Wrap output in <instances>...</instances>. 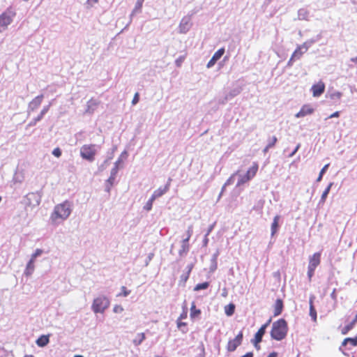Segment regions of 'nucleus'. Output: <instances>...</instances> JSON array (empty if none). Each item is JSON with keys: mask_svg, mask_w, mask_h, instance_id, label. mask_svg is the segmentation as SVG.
<instances>
[{"mask_svg": "<svg viewBox=\"0 0 357 357\" xmlns=\"http://www.w3.org/2000/svg\"><path fill=\"white\" fill-rule=\"evenodd\" d=\"M71 211L70 202L65 201L54 206V211L51 215V220L53 222H56L57 219L66 220L69 217Z\"/></svg>", "mask_w": 357, "mask_h": 357, "instance_id": "f257e3e1", "label": "nucleus"}, {"mask_svg": "<svg viewBox=\"0 0 357 357\" xmlns=\"http://www.w3.org/2000/svg\"><path fill=\"white\" fill-rule=\"evenodd\" d=\"M287 331V321L284 319H280L273 324L271 336L273 339L280 341L286 337Z\"/></svg>", "mask_w": 357, "mask_h": 357, "instance_id": "f03ea898", "label": "nucleus"}, {"mask_svg": "<svg viewBox=\"0 0 357 357\" xmlns=\"http://www.w3.org/2000/svg\"><path fill=\"white\" fill-rule=\"evenodd\" d=\"M15 16V12L11 8H7L0 15V32L7 29L8 26L13 22Z\"/></svg>", "mask_w": 357, "mask_h": 357, "instance_id": "7ed1b4c3", "label": "nucleus"}, {"mask_svg": "<svg viewBox=\"0 0 357 357\" xmlns=\"http://www.w3.org/2000/svg\"><path fill=\"white\" fill-rule=\"evenodd\" d=\"M98 146L96 144H84L80 148L81 157L89 162L95 160Z\"/></svg>", "mask_w": 357, "mask_h": 357, "instance_id": "20e7f679", "label": "nucleus"}, {"mask_svg": "<svg viewBox=\"0 0 357 357\" xmlns=\"http://www.w3.org/2000/svg\"><path fill=\"white\" fill-rule=\"evenodd\" d=\"M42 195L38 192L28 193L23 199L26 208L30 207L31 209L39 206L41 202Z\"/></svg>", "mask_w": 357, "mask_h": 357, "instance_id": "39448f33", "label": "nucleus"}, {"mask_svg": "<svg viewBox=\"0 0 357 357\" xmlns=\"http://www.w3.org/2000/svg\"><path fill=\"white\" fill-rule=\"evenodd\" d=\"M109 301L105 296H99L93 300L91 308L95 313H103L109 306Z\"/></svg>", "mask_w": 357, "mask_h": 357, "instance_id": "423d86ee", "label": "nucleus"}, {"mask_svg": "<svg viewBox=\"0 0 357 357\" xmlns=\"http://www.w3.org/2000/svg\"><path fill=\"white\" fill-rule=\"evenodd\" d=\"M258 164L257 162H253L252 167L247 171L245 174L238 175V180L236 186H240L254 178L258 171Z\"/></svg>", "mask_w": 357, "mask_h": 357, "instance_id": "0eeeda50", "label": "nucleus"}, {"mask_svg": "<svg viewBox=\"0 0 357 357\" xmlns=\"http://www.w3.org/2000/svg\"><path fill=\"white\" fill-rule=\"evenodd\" d=\"M44 98L43 94H40L36 98H34L28 105L27 107V115L29 116L31 112L36 110L39 106L41 105L42 101Z\"/></svg>", "mask_w": 357, "mask_h": 357, "instance_id": "6e6552de", "label": "nucleus"}, {"mask_svg": "<svg viewBox=\"0 0 357 357\" xmlns=\"http://www.w3.org/2000/svg\"><path fill=\"white\" fill-rule=\"evenodd\" d=\"M271 321V319H270L266 324L262 325L261 328L258 330V331L255 333V339L252 340V342L254 344L255 347H257V344H259L261 342L263 335L266 332V329L268 326L270 324Z\"/></svg>", "mask_w": 357, "mask_h": 357, "instance_id": "1a4fd4ad", "label": "nucleus"}, {"mask_svg": "<svg viewBox=\"0 0 357 357\" xmlns=\"http://www.w3.org/2000/svg\"><path fill=\"white\" fill-rule=\"evenodd\" d=\"M243 340V333L240 332L236 337L229 341L227 349L229 351H234L241 344Z\"/></svg>", "mask_w": 357, "mask_h": 357, "instance_id": "9d476101", "label": "nucleus"}, {"mask_svg": "<svg viewBox=\"0 0 357 357\" xmlns=\"http://www.w3.org/2000/svg\"><path fill=\"white\" fill-rule=\"evenodd\" d=\"M191 18L190 16L183 17L179 24V32L181 33H186L191 27Z\"/></svg>", "mask_w": 357, "mask_h": 357, "instance_id": "9b49d317", "label": "nucleus"}, {"mask_svg": "<svg viewBox=\"0 0 357 357\" xmlns=\"http://www.w3.org/2000/svg\"><path fill=\"white\" fill-rule=\"evenodd\" d=\"M225 53V49L220 48L217 52H215V54L213 55L212 58L210 59V61L208 62L206 67L208 68H211L213 67L215 63L217 62L218 60H219L221 56Z\"/></svg>", "mask_w": 357, "mask_h": 357, "instance_id": "f8f14e48", "label": "nucleus"}, {"mask_svg": "<svg viewBox=\"0 0 357 357\" xmlns=\"http://www.w3.org/2000/svg\"><path fill=\"white\" fill-rule=\"evenodd\" d=\"M321 261V253L316 252L310 257L308 267L314 268L319 265Z\"/></svg>", "mask_w": 357, "mask_h": 357, "instance_id": "ddd939ff", "label": "nucleus"}, {"mask_svg": "<svg viewBox=\"0 0 357 357\" xmlns=\"http://www.w3.org/2000/svg\"><path fill=\"white\" fill-rule=\"evenodd\" d=\"M325 90V85L322 82H319L317 84H314L312 86V91L313 93V96L314 97H319L320 96Z\"/></svg>", "mask_w": 357, "mask_h": 357, "instance_id": "4468645a", "label": "nucleus"}, {"mask_svg": "<svg viewBox=\"0 0 357 357\" xmlns=\"http://www.w3.org/2000/svg\"><path fill=\"white\" fill-rule=\"evenodd\" d=\"M100 102L96 99L91 98L86 103V109L85 113L92 114L97 109Z\"/></svg>", "mask_w": 357, "mask_h": 357, "instance_id": "2eb2a0df", "label": "nucleus"}, {"mask_svg": "<svg viewBox=\"0 0 357 357\" xmlns=\"http://www.w3.org/2000/svg\"><path fill=\"white\" fill-rule=\"evenodd\" d=\"M314 109L310 105H303L301 110L295 115L296 118L304 117L308 114L313 113Z\"/></svg>", "mask_w": 357, "mask_h": 357, "instance_id": "dca6fc26", "label": "nucleus"}, {"mask_svg": "<svg viewBox=\"0 0 357 357\" xmlns=\"http://www.w3.org/2000/svg\"><path fill=\"white\" fill-rule=\"evenodd\" d=\"M241 91L239 89H234L233 90H231L229 93H228L225 97L222 99V100H219V102L220 104H225L228 100L232 99L233 98H234L235 96H236L237 95H238L240 93Z\"/></svg>", "mask_w": 357, "mask_h": 357, "instance_id": "f3484780", "label": "nucleus"}, {"mask_svg": "<svg viewBox=\"0 0 357 357\" xmlns=\"http://www.w3.org/2000/svg\"><path fill=\"white\" fill-rule=\"evenodd\" d=\"M190 245L189 241H188V238H183L181 241V249L178 250V255L180 257H183L189 251Z\"/></svg>", "mask_w": 357, "mask_h": 357, "instance_id": "a211bd4d", "label": "nucleus"}, {"mask_svg": "<svg viewBox=\"0 0 357 357\" xmlns=\"http://www.w3.org/2000/svg\"><path fill=\"white\" fill-rule=\"evenodd\" d=\"M144 0H137L136 3H135V7L132 10V11L131 12L130 15V22H131L132 21V19L133 17V16L137 13H140L142 12V5H143V3H144Z\"/></svg>", "mask_w": 357, "mask_h": 357, "instance_id": "6ab92c4d", "label": "nucleus"}, {"mask_svg": "<svg viewBox=\"0 0 357 357\" xmlns=\"http://www.w3.org/2000/svg\"><path fill=\"white\" fill-rule=\"evenodd\" d=\"M172 181V178H169L167 184L163 188H159L158 189L155 190L153 193L158 197H160L164 194H165L169 189L170 183Z\"/></svg>", "mask_w": 357, "mask_h": 357, "instance_id": "aec40b11", "label": "nucleus"}, {"mask_svg": "<svg viewBox=\"0 0 357 357\" xmlns=\"http://www.w3.org/2000/svg\"><path fill=\"white\" fill-rule=\"evenodd\" d=\"M356 323H357V313H356V315L355 316L354 319L353 320H351V321L349 324L345 326L342 329L341 333L342 335H347L351 329L354 328V327L356 324Z\"/></svg>", "mask_w": 357, "mask_h": 357, "instance_id": "412c9836", "label": "nucleus"}, {"mask_svg": "<svg viewBox=\"0 0 357 357\" xmlns=\"http://www.w3.org/2000/svg\"><path fill=\"white\" fill-rule=\"evenodd\" d=\"M283 302L281 299H277L274 305V316H278L282 313Z\"/></svg>", "mask_w": 357, "mask_h": 357, "instance_id": "4be33fe9", "label": "nucleus"}, {"mask_svg": "<svg viewBox=\"0 0 357 357\" xmlns=\"http://www.w3.org/2000/svg\"><path fill=\"white\" fill-rule=\"evenodd\" d=\"M34 260L31 259L26 264V269L24 271V275L26 276H30L34 271L35 266H34Z\"/></svg>", "mask_w": 357, "mask_h": 357, "instance_id": "5701e85b", "label": "nucleus"}, {"mask_svg": "<svg viewBox=\"0 0 357 357\" xmlns=\"http://www.w3.org/2000/svg\"><path fill=\"white\" fill-rule=\"evenodd\" d=\"M145 339L146 336L144 333H137L135 337L133 339L132 343L135 346L137 347L140 345Z\"/></svg>", "mask_w": 357, "mask_h": 357, "instance_id": "b1692460", "label": "nucleus"}, {"mask_svg": "<svg viewBox=\"0 0 357 357\" xmlns=\"http://www.w3.org/2000/svg\"><path fill=\"white\" fill-rule=\"evenodd\" d=\"M49 341L50 340L48 336L41 335L39 338H38L36 343L38 347H43L49 343Z\"/></svg>", "mask_w": 357, "mask_h": 357, "instance_id": "393cba45", "label": "nucleus"}, {"mask_svg": "<svg viewBox=\"0 0 357 357\" xmlns=\"http://www.w3.org/2000/svg\"><path fill=\"white\" fill-rule=\"evenodd\" d=\"M280 220L279 215H275L273 218V221L271 224V236H273L278 231L279 225L278 222Z\"/></svg>", "mask_w": 357, "mask_h": 357, "instance_id": "a878e982", "label": "nucleus"}, {"mask_svg": "<svg viewBox=\"0 0 357 357\" xmlns=\"http://www.w3.org/2000/svg\"><path fill=\"white\" fill-rule=\"evenodd\" d=\"M309 12L305 8H301L298 10V19L299 20H307Z\"/></svg>", "mask_w": 357, "mask_h": 357, "instance_id": "bb28decb", "label": "nucleus"}, {"mask_svg": "<svg viewBox=\"0 0 357 357\" xmlns=\"http://www.w3.org/2000/svg\"><path fill=\"white\" fill-rule=\"evenodd\" d=\"M333 185V183H332V182L328 184V185L327 186V188L324 190V191L323 192V193L321 195V199L319 201V204H323L325 202L326 199Z\"/></svg>", "mask_w": 357, "mask_h": 357, "instance_id": "cd10ccee", "label": "nucleus"}, {"mask_svg": "<svg viewBox=\"0 0 357 357\" xmlns=\"http://www.w3.org/2000/svg\"><path fill=\"white\" fill-rule=\"evenodd\" d=\"M316 42V40L311 39L310 40H307L305 43H303L301 45L298 46L303 52H305L313 43Z\"/></svg>", "mask_w": 357, "mask_h": 357, "instance_id": "c85d7f7f", "label": "nucleus"}, {"mask_svg": "<svg viewBox=\"0 0 357 357\" xmlns=\"http://www.w3.org/2000/svg\"><path fill=\"white\" fill-rule=\"evenodd\" d=\"M235 311V305L229 303L225 307V312L227 316H231Z\"/></svg>", "mask_w": 357, "mask_h": 357, "instance_id": "c756f323", "label": "nucleus"}, {"mask_svg": "<svg viewBox=\"0 0 357 357\" xmlns=\"http://www.w3.org/2000/svg\"><path fill=\"white\" fill-rule=\"evenodd\" d=\"M208 287H209V282H202V283L197 284L194 287V291H198L199 290L206 289Z\"/></svg>", "mask_w": 357, "mask_h": 357, "instance_id": "7c9ffc66", "label": "nucleus"}, {"mask_svg": "<svg viewBox=\"0 0 357 357\" xmlns=\"http://www.w3.org/2000/svg\"><path fill=\"white\" fill-rule=\"evenodd\" d=\"M304 53V52H303V50H301V48L299 47H298L296 50L294 52V53L292 54L291 56L293 58H295L296 60L297 59H299L303 54Z\"/></svg>", "mask_w": 357, "mask_h": 357, "instance_id": "2f4dec72", "label": "nucleus"}, {"mask_svg": "<svg viewBox=\"0 0 357 357\" xmlns=\"http://www.w3.org/2000/svg\"><path fill=\"white\" fill-rule=\"evenodd\" d=\"M190 311H191L190 312V317H195L199 315L201 313L200 310L196 309L195 303H192Z\"/></svg>", "mask_w": 357, "mask_h": 357, "instance_id": "473e14b6", "label": "nucleus"}, {"mask_svg": "<svg viewBox=\"0 0 357 357\" xmlns=\"http://www.w3.org/2000/svg\"><path fill=\"white\" fill-rule=\"evenodd\" d=\"M310 316L314 322L317 321V311L314 305L310 306Z\"/></svg>", "mask_w": 357, "mask_h": 357, "instance_id": "72a5a7b5", "label": "nucleus"}, {"mask_svg": "<svg viewBox=\"0 0 357 357\" xmlns=\"http://www.w3.org/2000/svg\"><path fill=\"white\" fill-rule=\"evenodd\" d=\"M128 156V153L126 151H124L121 153L119 159L115 162L114 165L119 167V165L122 162L123 158H126Z\"/></svg>", "mask_w": 357, "mask_h": 357, "instance_id": "f704fd0d", "label": "nucleus"}, {"mask_svg": "<svg viewBox=\"0 0 357 357\" xmlns=\"http://www.w3.org/2000/svg\"><path fill=\"white\" fill-rule=\"evenodd\" d=\"M329 167V164H326V165L324 166V167L321 169L320 172H319V176L318 178H317V182H319L321 181V180L322 179V177H323V175L326 172V170L328 169Z\"/></svg>", "mask_w": 357, "mask_h": 357, "instance_id": "c9c22d12", "label": "nucleus"}, {"mask_svg": "<svg viewBox=\"0 0 357 357\" xmlns=\"http://www.w3.org/2000/svg\"><path fill=\"white\" fill-rule=\"evenodd\" d=\"M189 275H190V274H188L187 273L182 274L180 278V281H179L180 284L182 283V285L184 286L185 282H187V280L189 278Z\"/></svg>", "mask_w": 357, "mask_h": 357, "instance_id": "e433bc0d", "label": "nucleus"}, {"mask_svg": "<svg viewBox=\"0 0 357 357\" xmlns=\"http://www.w3.org/2000/svg\"><path fill=\"white\" fill-rule=\"evenodd\" d=\"M43 252V250L41 249H36L34 253L31 255V259H33L35 261L36 258L40 256L42 253Z\"/></svg>", "mask_w": 357, "mask_h": 357, "instance_id": "4c0bfd02", "label": "nucleus"}, {"mask_svg": "<svg viewBox=\"0 0 357 357\" xmlns=\"http://www.w3.org/2000/svg\"><path fill=\"white\" fill-rule=\"evenodd\" d=\"M278 139L275 136H273L272 138L268 139V148H272L275 146V143L277 142Z\"/></svg>", "mask_w": 357, "mask_h": 357, "instance_id": "58836bf2", "label": "nucleus"}, {"mask_svg": "<svg viewBox=\"0 0 357 357\" xmlns=\"http://www.w3.org/2000/svg\"><path fill=\"white\" fill-rule=\"evenodd\" d=\"M111 159V158H107V160H105L102 164H101L99 167H98V170L100 171V172H102L103 170H105L107 165H108V162H109V160Z\"/></svg>", "mask_w": 357, "mask_h": 357, "instance_id": "ea45409f", "label": "nucleus"}, {"mask_svg": "<svg viewBox=\"0 0 357 357\" xmlns=\"http://www.w3.org/2000/svg\"><path fill=\"white\" fill-rule=\"evenodd\" d=\"M346 341H348V343L351 344L354 347L357 346V336L354 338L347 337Z\"/></svg>", "mask_w": 357, "mask_h": 357, "instance_id": "a19ab883", "label": "nucleus"}, {"mask_svg": "<svg viewBox=\"0 0 357 357\" xmlns=\"http://www.w3.org/2000/svg\"><path fill=\"white\" fill-rule=\"evenodd\" d=\"M130 293V290H128L126 287L123 286L121 287V293H120L118 296H128Z\"/></svg>", "mask_w": 357, "mask_h": 357, "instance_id": "79ce46f5", "label": "nucleus"}, {"mask_svg": "<svg viewBox=\"0 0 357 357\" xmlns=\"http://www.w3.org/2000/svg\"><path fill=\"white\" fill-rule=\"evenodd\" d=\"M307 277L309 278V280L310 281L314 273V271L315 269L314 268H310V267H307Z\"/></svg>", "mask_w": 357, "mask_h": 357, "instance_id": "37998d69", "label": "nucleus"}, {"mask_svg": "<svg viewBox=\"0 0 357 357\" xmlns=\"http://www.w3.org/2000/svg\"><path fill=\"white\" fill-rule=\"evenodd\" d=\"M152 206H153V203L151 202V200H148L146 204L144 205V208L146 211H149L151 210Z\"/></svg>", "mask_w": 357, "mask_h": 357, "instance_id": "c03bdc74", "label": "nucleus"}, {"mask_svg": "<svg viewBox=\"0 0 357 357\" xmlns=\"http://www.w3.org/2000/svg\"><path fill=\"white\" fill-rule=\"evenodd\" d=\"M119 167L114 165V167L112 169L110 172V176H116Z\"/></svg>", "mask_w": 357, "mask_h": 357, "instance_id": "a18cd8bd", "label": "nucleus"}, {"mask_svg": "<svg viewBox=\"0 0 357 357\" xmlns=\"http://www.w3.org/2000/svg\"><path fill=\"white\" fill-rule=\"evenodd\" d=\"M52 154L56 157L59 158L61 155V151L59 148H56L53 150Z\"/></svg>", "mask_w": 357, "mask_h": 357, "instance_id": "49530a36", "label": "nucleus"}, {"mask_svg": "<svg viewBox=\"0 0 357 357\" xmlns=\"http://www.w3.org/2000/svg\"><path fill=\"white\" fill-rule=\"evenodd\" d=\"M192 226L190 225L187 230V236L185 238H188V241H189L192 234Z\"/></svg>", "mask_w": 357, "mask_h": 357, "instance_id": "de8ad7c7", "label": "nucleus"}, {"mask_svg": "<svg viewBox=\"0 0 357 357\" xmlns=\"http://www.w3.org/2000/svg\"><path fill=\"white\" fill-rule=\"evenodd\" d=\"M114 312L115 313H121L123 311V308L121 305H115L113 309Z\"/></svg>", "mask_w": 357, "mask_h": 357, "instance_id": "09e8293b", "label": "nucleus"}, {"mask_svg": "<svg viewBox=\"0 0 357 357\" xmlns=\"http://www.w3.org/2000/svg\"><path fill=\"white\" fill-rule=\"evenodd\" d=\"M98 0H87L86 1V8H91L94 3H98Z\"/></svg>", "mask_w": 357, "mask_h": 357, "instance_id": "8fccbe9b", "label": "nucleus"}, {"mask_svg": "<svg viewBox=\"0 0 357 357\" xmlns=\"http://www.w3.org/2000/svg\"><path fill=\"white\" fill-rule=\"evenodd\" d=\"M139 93H136L133 97L132 100V104L136 105L139 102Z\"/></svg>", "mask_w": 357, "mask_h": 357, "instance_id": "3c124183", "label": "nucleus"}, {"mask_svg": "<svg viewBox=\"0 0 357 357\" xmlns=\"http://www.w3.org/2000/svg\"><path fill=\"white\" fill-rule=\"evenodd\" d=\"M115 178H116L115 176H110L109 177V178L106 181V183L109 184L110 186H112V185L114 184V182L115 181Z\"/></svg>", "mask_w": 357, "mask_h": 357, "instance_id": "603ef678", "label": "nucleus"}, {"mask_svg": "<svg viewBox=\"0 0 357 357\" xmlns=\"http://www.w3.org/2000/svg\"><path fill=\"white\" fill-rule=\"evenodd\" d=\"M49 109H50V105H45L43 107V108L40 111V113L45 116V114L49 111Z\"/></svg>", "mask_w": 357, "mask_h": 357, "instance_id": "864d4df0", "label": "nucleus"}, {"mask_svg": "<svg viewBox=\"0 0 357 357\" xmlns=\"http://www.w3.org/2000/svg\"><path fill=\"white\" fill-rule=\"evenodd\" d=\"M300 146H301V144H298L296 146V148L294 149V151H292V152L289 154V157H293V156L295 155V153L298 151V150L299 149Z\"/></svg>", "mask_w": 357, "mask_h": 357, "instance_id": "5fc2aeb1", "label": "nucleus"}, {"mask_svg": "<svg viewBox=\"0 0 357 357\" xmlns=\"http://www.w3.org/2000/svg\"><path fill=\"white\" fill-rule=\"evenodd\" d=\"M38 122L34 119H33L26 126V128H28L29 127H32V126H34Z\"/></svg>", "mask_w": 357, "mask_h": 357, "instance_id": "6e6d98bb", "label": "nucleus"}, {"mask_svg": "<svg viewBox=\"0 0 357 357\" xmlns=\"http://www.w3.org/2000/svg\"><path fill=\"white\" fill-rule=\"evenodd\" d=\"M218 255H219L218 251H217L215 254H213L212 259H211V262H217V258H218Z\"/></svg>", "mask_w": 357, "mask_h": 357, "instance_id": "4d7b16f0", "label": "nucleus"}, {"mask_svg": "<svg viewBox=\"0 0 357 357\" xmlns=\"http://www.w3.org/2000/svg\"><path fill=\"white\" fill-rule=\"evenodd\" d=\"M153 257V253L149 254V255L147 257V259L146 261V266H148L149 261L152 259Z\"/></svg>", "mask_w": 357, "mask_h": 357, "instance_id": "13d9d810", "label": "nucleus"}, {"mask_svg": "<svg viewBox=\"0 0 357 357\" xmlns=\"http://www.w3.org/2000/svg\"><path fill=\"white\" fill-rule=\"evenodd\" d=\"M217 268V262H211L210 269L211 271H214Z\"/></svg>", "mask_w": 357, "mask_h": 357, "instance_id": "bf43d9fd", "label": "nucleus"}, {"mask_svg": "<svg viewBox=\"0 0 357 357\" xmlns=\"http://www.w3.org/2000/svg\"><path fill=\"white\" fill-rule=\"evenodd\" d=\"M295 60H296L295 58H293L292 56H291L290 59L287 62V66L291 67L293 65V63Z\"/></svg>", "mask_w": 357, "mask_h": 357, "instance_id": "052dcab7", "label": "nucleus"}, {"mask_svg": "<svg viewBox=\"0 0 357 357\" xmlns=\"http://www.w3.org/2000/svg\"><path fill=\"white\" fill-rule=\"evenodd\" d=\"M214 227V224L210 225L208 228V230L206 231V236H208L209 234L212 231Z\"/></svg>", "mask_w": 357, "mask_h": 357, "instance_id": "680f3d73", "label": "nucleus"}, {"mask_svg": "<svg viewBox=\"0 0 357 357\" xmlns=\"http://www.w3.org/2000/svg\"><path fill=\"white\" fill-rule=\"evenodd\" d=\"M44 115L42 114L40 112V114L38 115V116H36V118H34V119L38 122L40 121H41V119L43 118Z\"/></svg>", "mask_w": 357, "mask_h": 357, "instance_id": "e2e57ef3", "label": "nucleus"}, {"mask_svg": "<svg viewBox=\"0 0 357 357\" xmlns=\"http://www.w3.org/2000/svg\"><path fill=\"white\" fill-rule=\"evenodd\" d=\"M340 116L339 112H335L333 113L331 115L328 116V119L334 118V117H338Z\"/></svg>", "mask_w": 357, "mask_h": 357, "instance_id": "0e129e2a", "label": "nucleus"}, {"mask_svg": "<svg viewBox=\"0 0 357 357\" xmlns=\"http://www.w3.org/2000/svg\"><path fill=\"white\" fill-rule=\"evenodd\" d=\"M315 299V296L314 295H311L310 296V299H309V304H310V306L311 305H313V301Z\"/></svg>", "mask_w": 357, "mask_h": 357, "instance_id": "69168bd1", "label": "nucleus"}, {"mask_svg": "<svg viewBox=\"0 0 357 357\" xmlns=\"http://www.w3.org/2000/svg\"><path fill=\"white\" fill-rule=\"evenodd\" d=\"M192 268H193V264H188L187 266V267H186V268L188 269L186 273L190 274L191 271H192Z\"/></svg>", "mask_w": 357, "mask_h": 357, "instance_id": "338daca9", "label": "nucleus"}, {"mask_svg": "<svg viewBox=\"0 0 357 357\" xmlns=\"http://www.w3.org/2000/svg\"><path fill=\"white\" fill-rule=\"evenodd\" d=\"M241 357H253V354L252 352H248L247 354Z\"/></svg>", "mask_w": 357, "mask_h": 357, "instance_id": "774afa93", "label": "nucleus"}]
</instances>
